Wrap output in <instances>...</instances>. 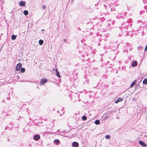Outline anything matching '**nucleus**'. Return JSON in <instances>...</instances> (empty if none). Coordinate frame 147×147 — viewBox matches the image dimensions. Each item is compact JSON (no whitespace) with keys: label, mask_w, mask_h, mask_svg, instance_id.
<instances>
[{"label":"nucleus","mask_w":147,"mask_h":147,"mask_svg":"<svg viewBox=\"0 0 147 147\" xmlns=\"http://www.w3.org/2000/svg\"><path fill=\"white\" fill-rule=\"evenodd\" d=\"M16 36L15 35L13 34L11 36V38L12 40H14L16 39Z\"/></svg>","instance_id":"11"},{"label":"nucleus","mask_w":147,"mask_h":147,"mask_svg":"<svg viewBox=\"0 0 147 147\" xmlns=\"http://www.w3.org/2000/svg\"><path fill=\"white\" fill-rule=\"evenodd\" d=\"M143 83L144 84H146L147 83V79H145L143 81Z\"/></svg>","instance_id":"16"},{"label":"nucleus","mask_w":147,"mask_h":147,"mask_svg":"<svg viewBox=\"0 0 147 147\" xmlns=\"http://www.w3.org/2000/svg\"><path fill=\"white\" fill-rule=\"evenodd\" d=\"M139 144L141 146L143 147H147V145L145 144L144 142L142 141H140L139 142Z\"/></svg>","instance_id":"3"},{"label":"nucleus","mask_w":147,"mask_h":147,"mask_svg":"<svg viewBox=\"0 0 147 147\" xmlns=\"http://www.w3.org/2000/svg\"><path fill=\"white\" fill-rule=\"evenodd\" d=\"M72 146L73 147H78L79 144L76 142H74L72 143Z\"/></svg>","instance_id":"4"},{"label":"nucleus","mask_w":147,"mask_h":147,"mask_svg":"<svg viewBox=\"0 0 147 147\" xmlns=\"http://www.w3.org/2000/svg\"><path fill=\"white\" fill-rule=\"evenodd\" d=\"M144 137H146L147 136H146V135H145V134H144Z\"/></svg>","instance_id":"24"},{"label":"nucleus","mask_w":147,"mask_h":147,"mask_svg":"<svg viewBox=\"0 0 147 147\" xmlns=\"http://www.w3.org/2000/svg\"><path fill=\"white\" fill-rule=\"evenodd\" d=\"M45 30L44 29H42L41 30L42 31H44Z\"/></svg>","instance_id":"26"},{"label":"nucleus","mask_w":147,"mask_h":147,"mask_svg":"<svg viewBox=\"0 0 147 147\" xmlns=\"http://www.w3.org/2000/svg\"><path fill=\"white\" fill-rule=\"evenodd\" d=\"M82 119L84 121L86 120L87 119V117L86 116H83L82 117Z\"/></svg>","instance_id":"17"},{"label":"nucleus","mask_w":147,"mask_h":147,"mask_svg":"<svg viewBox=\"0 0 147 147\" xmlns=\"http://www.w3.org/2000/svg\"><path fill=\"white\" fill-rule=\"evenodd\" d=\"M60 141L59 140L56 139L54 141V143L55 145H57L59 144Z\"/></svg>","instance_id":"7"},{"label":"nucleus","mask_w":147,"mask_h":147,"mask_svg":"<svg viewBox=\"0 0 147 147\" xmlns=\"http://www.w3.org/2000/svg\"><path fill=\"white\" fill-rule=\"evenodd\" d=\"M56 75L58 77H60V74L57 68L55 69Z\"/></svg>","instance_id":"9"},{"label":"nucleus","mask_w":147,"mask_h":147,"mask_svg":"<svg viewBox=\"0 0 147 147\" xmlns=\"http://www.w3.org/2000/svg\"><path fill=\"white\" fill-rule=\"evenodd\" d=\"M26 3L25 1H21L20 2L19 4L20 6H25L26 5Z\"/></svg>","instance_id":"5"},{"label":"nucleus","mask_w":147,"mask_h":147,"mask_svg":"<svg viewBox=\"0 0 147 147\" xmlns=\"http://www.w3.org/2000/svg\"><path fill=\"white\" fill-rule=\"evenodd\" d=\"M47 82V80L45 78H42L40 81V84L41 85H44Z\"/></svg>","instance_id":"1"},{"label":"nucleus","mask_w":147,"mask_h":147,"mask_svg":"<svg viewBox=\"0 0 147 147\" xmlns=\"http://www.w3.org/2000/svg\"><path fill=\"white\" fill-rule=\"evenodd\" d=\"M20 71L22 73H24L25 71V69L24 68H22L21 69Z\"/></svg>","instance_id":"18"},{"label":"nucleus","mask_w":147,"mask_h":147,"mask_svg":"<svg viewBox=\"0 0 147 147\" xmlns=\"http://www.w3.org/2000/svg\"><path fill=\"white\" fill-rule=\"evenodd\" d=\"M33 138H40V136L39 134H36L34 135Z\"/></svg>","instance_id":"14"},{"label":"nucleus","mask_w":147,"mask_h":147,"mask_svg":"<svg viewBox=\"0 0 147 147\" xmlns=\"http://www.w3.org/2000/svg\"><path fill=\"white\" fill-rule=\"evenodd\" d=\"M105 137L106 138H110V136L109 135H107L105 136Z\"/></svg>","instance_id":"20"},{"label":"nucleus","mask_w":147,"mask_h":147,"mask_svg":"<svg viewBox=\"0 0 147 147\" xmlns=\"http://www.w3.org/2000/svg\"><path fill=\"white\" fill-rule=\"evenodd\" d=\"M24 13L25 15H27L28 14V11L27 10H25L24 11Z\"/></svg>","instance_id":"15"},{"label":"nucleus","mask_w":147,"mask_h":147,"mask_svg":"<svg viewBox=\"0 0 147 147\" xmlns=\"http://www.w3.org/2000/svg\"><path fill=\"white\" fill-rule=\"evenodd\" d=\"M122 100L121 98L119 97L117 100H116L115 102L116 103H117L121 101Z\"/></svg>","instance_id":"8"},{"label":"nucleus","mask_w":147,"mask_h":147,"mask_svg":"<svg viewBox=\"0 0 147 147\" xmlns=\"http://www.w3.org/2000/svg\"><path fill=\"white\" fill-rule=\"evenodd\" d=\"M138 48L142 49H143V47L142 46H140V47H138Z\"/></svg>","instance_id":"21"},{"label":"nucleus","mask_w":147,"mask_h":147,"mask_svg":"<svg viewBox=\"0 0 147 147\" xmlns=\"http://www.w3.org/2000/svg\"><path fill=\"white\" fill-rule=\"evenodd\" d=\"M43 9H45L46 8V6L45 5H43L42 7Z\"/></svg>","instance_id":"19"},{"label":"nucleus","mask_w":147,"mask_h":147,"mask_svg":"<svg viewBox=\"0 0 147 147\" xmlns=\"http://www.w3.org/2000/svg\"><path fill=\"white\" fill-rule=\"evenodd\" d=\"M74 1V0H71V2L72 3Z\"/></svg>","instance_id":"25"},{"label":"nucleus","mask_w":147,"mask_h":147,"mask_svg":"<svg viewBox=\"0 0 147 147\" xmlns=\"http://www.w3.org/2000/svg\"><path fill=\"white\" fill-rule=\"evenodd\" d=\"M43 43V41L42 40H40L39 41V43L40 45H42Z\"/></svg>","instance_id":"12"},{"label":"nucleus","mask_w":147,"mask_h":147,"mask_svg":"<svg viewBox=\"0 0 147 147\" xmlns=\"http://www.w3.org/2000/svg\"><path fill=\"white\" fill-rule=\"evenodd\" d=\"M94 123L96 125L99 124L100 123V121L98 120H97L95 121Z\"/></svg>","instance_id":"13"},{"label":"nucleus","mask_w":147,"mask_h":147,"mask_svg":"<svg viewBox=\"0 0 147 147\" xmlns=\"http://www.w3.org/2000/svg\"><path fill=\"white\" fill-rule=\"evenodd\" d=\"M136 80H134L132 82V83H131V84L130 87H133L134 86V85H135V84H136Z\"/></svg>","instance_id":"10"},{"label":"nucleus","mask_w":147,"mask_h":147,"mask_svg":"<svg viewBox=\"0 0 147 147\" xmlns=\"http://www.w3.org/2000/svg\"><path fill=\"white\" fill-rule=\"evenodd\" d=\"M137 64V62L136 61H133L131 63V65L132 67L136 66Z\"/></svg>","instance_id":"6"},{"label":"nucleus","mask_w":147,"mask_h":147,"mask_svg":"<svg viewBox=\"0 0 147 147\" xmlns=\"http://www.w3.org/2000/svg\"><path fill=\"white\" fill-rule=\"evenodd\" d=\"M146 50H147V45H146V46L145 47L144 51H146Z\"/></svg>","instance_id":"22"},{"label":"nucleus","mask_w":147,"mask_h":147,"mask_svg":"<svg viewBox=\"0 0 147 147\" xmlns=\"http://www.w3.org/2000/svg\"><path fill=\"white\" fill-rule=\"evenodd\" d=\"M64 41H66V39H64Z\"/></svg>","instance_id":"27"},{"label":"nucleus","mask_w":147,"mask_h":147,"mask_svg":"<svg viewBox=\"0 0 147 147\" xmlns=\"http://www.w3.org/2000/svg\"><path fill=\"white\" fill-rule=\"evenodd\" d=\"M39 139V138H34V140L36 141L38 140Z\"/></svg>","instance_id":"23"},{"label":"nucleus","mask_w":147,"mask_h":147,"mask_svg":"<svg viewBox=\"0 0 147 147\" xmlns=\"http://www.w3.org/2000/svg\"><path fill=\"white\" fill-rule=\"evenodd\" d=\"M22 67V64L21 63H19L17 64L16 67V70L18 71L20 70Z\"/></svg>","instance_id":"2"}]
</instances>
